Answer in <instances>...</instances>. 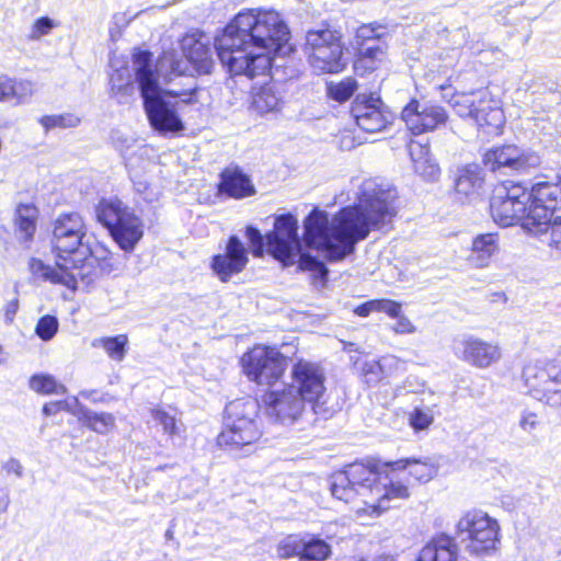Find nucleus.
<instances>
[{
	"label": "nucleus",
	"instance_id": "nucleus-50",
	"mask_svg": "<svg viewBox=\"0 0 561 561\" xmlns=\"http://www.w3.org/2000/svg\"><path fill=\"white\" fill-rule=\"evenodd\" d=\"M42 411L45 416L56 415L65 411L70 412L72 414L75 412L71 410V407L66 400H56L47 402L43 405Z\"/></svg>",
	"mask_w": 561,
	"mask_h": 561
},
{
	"label": "nucleus",
	"instance_id": "nucleus-25",
	"mask_svg": "<svg viewBox=\"0 0 561 561\" xmlns=\"http://www.w3.org/2000/svg\"><path fill=\"white\" fill-rule=\"evenodd\" d=\"M131 60L136 65L135 76L139 84L140 94L144 104L159 98V77L152 67V53L149 50L137 49L131 55Z\"/></svg>",
	"mask_w": 561,
	"mask_h": 561
},
{
	"label": "nucleus",
	"instance_id": "nucleus-3",
	"mask_svg": "<svg viewBox=\"0 0 561 561\" xmlns=\"http://www.w3.org/2000/svg\"><path fill=\"white\" fill-rule=\"evenodd\" d=\"M289 30L273 10L239 12L216 36L215 49L231 76L250 79L267 76L276 55L293 51L286 47Z\"/></svg>",
	"mask_w": 561,
	"mask_h": 561
},
{
	"label": "nucleus",
	"instance_id": "nucleus-41",
	"mask_svg": "<svg viewBox=\"0 0 561 561\" xmlns=\"http://www.w3.org/2000/svg\"><path fill=\"white\" fill-rule=\"evenodd\" d=\"M327 96L337 103L347 102L358 89V83L354 77H345L339 82L327 83Z\"/></svg>",
	"mask_w": 561,
	"mask_h": 561
},
{
	"label": "nucleus",
	"instance_id": "nucleus-1",
	"mask_svg": "<svg viewBox=\"0 0 561 561\" xmlns=\"http://www.w3.org/2000/svg\"><path fill=\"white\" fill-rule=\"evenodd\" d=\"M397 194L374 182H365L352 205L341 207L330 219L327 211L313 208L304 219L305 244L339 262L355 251L370 231L391 225L398 215Z\"/></svg>",
	"mask_w": 561,
	"mask_h": 561
},
{
	"label": "nucleus",
	"instance_id": "nucleus-24",
	"mask_svg": "<svg viewBox=\"0 0 561 561\" xmlns=\"http://www.w3.org/2000/svg\"><path fill=\"white\" fill-rule=\"evenodd\" d=\"M502 350L497 343H491L476 336H468L461 341L460 359L468 365L485 369L500 362Z\"/></svg>",
	"mask_w": 561,
	"mask_h": 561
},
{
	"label": "nucleus",
	"instance_id": "nucleus-17",
	"mask_svg": "<svg viewBox=\"0 0 561 561\" xmlns=\"http://www.w3.org/2000/svg\"><path fill=\"white\" fill-rule=\"evenodd\" d=\"M527 187L519 182L504 180L496 183L490 197V215L502 227L514 226L527 213Z\"/></svg>",
	"mask_w": 561,
	"mask_h": 561
},
{
	"label": "nucleus",
	"instance_id": "nucleus-51",
	"mask_svg": "<svg viewBox=\"0 0 561 561\" xmlns=\"http://www.w3.org/2000/svg\"><path fill=\"white\" fill-rule=\"evenodd\" d=\"M67 117L65 115H44L39 118L41 125L46 129H53L56 127H67Z\"/></svg>",
	"mask_w": 561,
	"mask_h": 561
},
{
	"label": "nucleus",
	"instance_id": "nucleus-59",
	"mask_svg": "<svg viewBox=\"0 0 561 561\" xmlns=\"http://www.w3.org/2000/svg\"><path fill=\"white\" fill-rule=\"evenodd\" d=\"M170 57H171V69H172V72L181 76V75H184V70L180 68V61L179 60H175L174 59V54L171 53L169 54Z\"/></svg>",
	"mask_w": 561,
	"mask_h": 561
},
{
	"label": "nucleus",
	"instance_id": "nucleus-35",
	"mask_svg": "<svg viewBox=\"0 0 561 561\" xmlns=\"http://www.w3.org/2000/svg\"><path fill=\"white\" fill-rule=\"evenodd\" d=\"M33 93L32 81L0 75V102L14 101L15 104H22L31 99Z\"/></svg>",
	"mask_w": 561,
	"mask_h": 561
},
{
	"label": "nucleus",
	"instance_id": "nucleus-2",
	"mask_svg": "<svg viewBox=\"0 0 561 561\" xmlns=\"http://www.w3.org/2000/svg\"><path fill=\"white\" fill-rule=\"evenodd\" d=\"M289 30L273 10L239 12L216 36L215 49L231 76L250 79L267 76L276 55L293 51L286 47Z\"/></svg>",
	"mask_w": 561,
	"mask_h": 561
},
{
	"label": "nucleus",
	"instance_id": "nucleus-27",
	"mask_svg": "<svg viewBox=\"0 0 561 561\" xmlns=\"http://www.w3.org/2000/svg\"><path fill=\"white\" fill-rule=\"evenodd\" d=\"M217 192L230 198L242 199L253 196L256 191L250 176L240 167L233 165L220 172Z\"/></svg>",
	"mask_w": 561,
	"mask_h": 561
},
{
	"label": "nucleus",
	"instance_id": "nucleus-36",
	"mask_svg": "<svg viewBox=\"0 0 561 561\" xmlns=\"http://www.w3.org/2000/svg\"><path fill=\"white\" fill-rule=\"evenodd\" d=\"M184 56L197 75H209L214 68V58L208 45L193 39L184 47Z\"/></svg>",
	"mask_w": 561,
	"mask_h": 561
},
{
	"label": "nucleus",
	"instance_id": "nucleus-9",
	"mask_svg": "<svg viewBox=\"0 0 561 561\" xmlns=\"http://www.w3.org/2000/svg\"><path fill=\"white\" fill-rule=\"evenodd\" d=\"M304 48L309 64L323 73L336 75L346 69L343 33L328 21L307 31Z\"/></svg>",
	"mask_w": 561,
	"mask_h": 561
},
{
	"label": "nucleus",
	"instance_id": "nucleus-39",
	"mask_svg": "<svg viewBox=\"0 0 561 561\" xmlns=\"http://www.w3.org/2000/svg\"><path fill=\"white\" fill-rule=\"evenodd\" d=\"M94 347H102L107 356L116 362H122L127 353V334H117L115 336H103L93 341Z\"/></svg>",
	"mask_w": 561,
	"mask_h": 561
},
{
	"label": "nucleus",
	"instance_id": "nucleus-53",
	"mask_svg": "<svg viewBox=\"0 0 561 561\" xmlns=\"http://www.w3.org/2000/svg\"><path fill=\"white\" fill-rule=\"evenodd\" d=\"M2 471L7 476L21 477L23 474V467L18 459L10 458L1 466Z\"/></svg>",
	"mask_w": 561,
	"mask_h": 561
},
{
	"label": "nucleus",
	"instance_id": "nucleus-29",
	"mask_svg": "<svg viewBox=\"0 0 561 561\" xmlns=\"http://www.w3.org/2000/svg\"><path fill=\"white\" fill-rule=\"evenodd\" d=\"M28 270L36 279L54 285H62L70 290H76L78 287L79 277L76 268H64L56 264L51 266L38 257H31L28 261Z\"/></svg>",
	"mask_w": 561,
	"mask_h": 561
},
{
	"label": "nucleus",
	"instance_id": "nucleus-19",
	"mask_svg": "<svg viewBox=\"0 0 561 561\" xmlns=\"http://www.w3.org/2000/svg\"><path fill=\"white\" fill-rule=\"evenodd\" d=\"M449 118L446 108L437 103L421 104L411 99L401 111V119L413 136L432 133L444 126Z\"/></svg>",
	"mask_w": 561,
	"mask_h": 561
},
{
	"label": "nucleus",
	"instance_id": "nucleus-23",
	"mask_svg": "<svg viewBox=\"0 0 561 561\" xmlns=\"http://www.w3.org/2000/svg\"><path fill=\"white\" fill-rule=\"evenodd\" d=\"M482 163L492 172L508 169L523 173L535 165L531 154L516 145H501L488 149L482 156Z\"/></svg>",
	"mask_w": 561,
	"mask_h": 561
},
{
	"label": "nucleus",
	"instance_id": "nucleus-16",
	"mask_svg": "<svg viewBox=\"0 0 561 561\" xmlns=\"http://www.w3.org/2000/svg\"><path fill=\"white\" fill-rule=\"evenodd\" d=\"M459 534H466L467 549L481 556L496 550L500 543V525L489 514L472 510L466 512L457 524Z\"/></svg>",
	"mask_w": 561,
	"mask_h": 561
},
{
	"label": "nucleus",
	"instance_id": "nucleus-52",
	"mask_svg": "<svg viewBox=\"0 0 561 561\" xmlns=\"http://www.w3.org/2000/svg\"><path fill=\"white\" fill-rule=\"evenodd\" d=\"M545 232H549V245L561 251V222L551 221Z\"/></svg>",
	"mask_w": 561,
	"mask_h": 561
},
{
	"label": "nucleus",
	"instance_id": "nucleus-13",
	"mask_svg": "<svg viewBox=\"0 0 561 561\" xmlns=\"http://www.w3.org/2000/svg\"><path fill=\"white\" fill-rule=\"evenodd\" d=\"M527 393L553 408H561V362L557 358L527 363L522 370Z\"/></svg>",
	"mask_w": 561,
	"mask_h": 561
},
{
	"label": "nucleus",
	"instance_id": "nucleus-5",
	"mask_svg": "<svg viewBox=\"0 0 561 561\" xmlns=\"http://www.w3.org/2000/svg\"><path fill=\"white\" fill-rule=\"evenodd\" d=\"M84 218L77 211L59 214L51 221L50 250L57 266L76 268L79 279L93 285L113 270L111 252L101 245L83 249Z\"/></svg>",
	"mask_w": 561,
	"mask_h": 561
},
{
	"label": "nucleus",
	"instance_id": "nucleus-6",
	"mask_svg": "<svg viewBox=\"0 0 561 561\" xmlns=\"http://www.w3.org/2000/svg\"><path fill=\"white\" fill-rule=\"evenodd\" d=\"M244 234L250 245V252L254 257H263L265 251H267L283 266H291L300 250L298 220L290 213L277 216L273 229L265 236L253 226H248Z\"/></svg>",
	"mask_w": 561,
	"mask_h": 561
},
{
	"label": "nucleus",
	"instance_id": "nucleus-7",
	"mask_svg": "<svg viewBox=\"0 0 561 561\" xmlns=\"http://www.w3.org/2000/svg\"><path fill=\"white\" fill-rule=\"evenodd\" d=\"M95 219L119 249L133 252L145 234L142 219L117 197L101 198L95 205Z\"/></svg>",
	"mask_w": 561,
	"mask_h": 561
},
{
	"label": "nucleus",
	"instance_id": "nucleus-14",
	"mask_svg": "<svg viewBox=\"0 0 561 561\" xmlns=\"http://www.w3.org/2000/svg\"><path fill=\"white\" fill-rule=\"evenodd\" d=\"M527 202L524 227L533 233L546 231L554 214L561 210V180L535 183L527 190Z\"/></svg>",
	"mask_w": 561,
	"mask_h": 561
},
{
	"label": "nucleus",
	"instance_id": "nucleus-11",
	"mask_svg": "<svg viewBox=\"0 0 561 561\" xmlns=\"http://www.w3.org/2000/svg\"><path fill=\"white\" fill-rule=\"evenodd\" d=\"M239 366L250 382L273 387L284 378L287 359L277 347L257 343L240 356Z\"/></svg>",
	"mask_w": 561,
	"mask_h": 561
},
{
	"label": "nucleus",
	"instance_id": "nucleus-49",
	"mask_svg": "<svg viewBox=\"0 0 561 561\" xmlns=\"http://www.w3.org/2000/svg\"><path fill=\"white\" fill-rule=\"evenodd\" d=\"M54 26L55 24L51 19H49L48 16H42L33 23L31 37L39 38L43 35L48 34Z\"/></svg>",
	"mask_w": 561,
	"mask_h": 561
},
{
	"label": "nucleus",
	"instance_id": "nucleus-21",
	"mask_svg": "<svg viewBox=\"0 0 561 561\" xmlns=\"http://www.w3.org/2000/svg\"><path fill=\"white\" fill-rule=\"evenodd\" d=\"M262 408L273 422L282 424L294 423L306 411V405L289 385L279 390L265 391L262 396Z\"/></svg>",
	"mask_w": 561,
	"mask_h": 561
},
{
	"label": "nucleus",
	"instance_id": "nucleus-46",
	"mask_svg": "<svg viewBox=\"0 0 561 561\" xmlns=\"http://www.w3.org/2000/svg\"><path fill=\"white\" fill-rule=\"evenodd\" d=\"M371 304L374 312H385L388 317H398L402 308L399 301L388 298L371 299Z\"/></svg>",
	"mask_w": 561,
	"mask_h": 561
},
{
	"label": "nucleus",
	"instance_id": "nucleus-10",
	"mask_svg": "<svg viewBox=\"0 0 561 561\" xmlns=\"http://www.w3.org/2000/svg\"><path fill=\"white\" fill-rule=\"evenodd\" d=\"M250 403L237 402L231 405L227 423L216 437L220 449L229 451L256 450L263 440V427L260 422L247 413Z\"/></svg>",
	"mask_w": 561,
	"mask_h": 561
},
{
	"label": "nucleus",
	"instance_id": "nucleus-26",
	"mask_svg": "<svg viewBox=\"0 0 561 561\" xmlns=\"http://www.w3.org/2000/svg\"><path fill=\"white\" fill-rule=\"evenodd\" d=\"M391 474L407 470V483L425 484L438 473V465L432 458L407 457L390 460Z\"/></svg>",
	"mask_w": 561,
	"mask_h": 561
},
{
	"label": "nucleus",
	"instance_id": "nucleus-45",
	"mask_svg": "<svg viewBox=\"0 0 561 561\" xmlns=\"http://www.w3.org/2000/svg\"><path fill=\"white\" fill-rule=\"evenodd\" d=\"M58 330V321L54 316H43L39 318L35 332L43 341H49L54 337Z\"/></svg>",
	"mask_w": 561,
	"mask_h": 561
},
{
	"label": "nucleus",
	"instance_id": "nucleus-56",
	"mask_svg": "<svg viewBox=\"0 0 561 561\" xmlns=\"http://www.w3.org/2000/svg\"><path fill=\"white\" fill-rule=\"evenodd\" d=\"M19 298L15 297L13 298L12 300L8 301L7 305L4 306V316H5V319L10 322L13 321L18 310H19Z\"/></svg>",
	"mask_w": 561,
	"mask_h": 561
},
{
	"label": "nucleus",
	"instance_id": "nucleus-44",
	"mask_svg": "<svg viewBox=\"0 0 561 561\" xmlns=\"http://www.w3.org/2000/svg\"><path fill=\"white\" fill-rule=\"evenodd\" d=\"M433 421L432 413L421 408L413 409L409 414V424L415 432L427 430Z\"/></svg>",
	"mask_w": 561,
	"mask_h": 561
},
{
	"label": "nucleus",
	"instance_id": "nucleus-60",
	"mask_svg": "<svg viewBox=\"0 0 561 561\" xmlns=\"http://www.w3.org/2000/svg\"><path fill=\"white\" fill-rule=\"evenodd\" d=\"M448 88H451V81H450V78H449V79H447V81H446L445 83H443V84L438 85V88H437V89H438L440 92H444V91H445V90H447Z\"/></svg>",
	"mask_w": 561,
	"mask_h": 561
},
{
	"label": "nucleus",
	"instance_id": "nucleus-31",
	"mask_svg": "<svg viewBox=\"0 0 561 561\" xmlns=\"http://www.w3.org/2000/svg\"><path fill=\"white\" fill-rule=\"evenodd\" d=\"M414 561H458L457 543L453 537L438 534L420 549Z\"/></svg>",
	"mask_w": 561,
	"mask_h": 561
},
{
	"label": "nucleus",
	"instance_id": "nucleus-42",
	"mask_svg": "<svg viewBox=\"0 0 561 561\" xmlns=\"http://www.w3.org/2000/svg\"><path fill=\"white\" fill-rule=\"evenodd\" d=\"M298 267L300 271L311 273L313 284L324 285L328 280L329 271L325 264L309 253H301L299 255Z\"/></svg>",
	"mask_w": 561,
	"mask_h": 561
},
{
	"label": "nucleus",
	"instance_id": "nucleus-30",
	"mask_svg": "<svg viewBox=\"0 0 561 561\" xmlns=\"http://www.w3.org/2000/svg\"><path fill=\"white\" fill-rule=\"evenodd\" d=\"M485 182L482 168L478 163H467L457 169L453 190L460 198L479 194Z\"/></svg>",
	"mask_w": 561,
	"mask_h": 561
},
{
	"label": "nucleus",
	"instance_id": "nucleus-61",
	"mask_svg": "<svg viewBox=\"0 0 561 561\" xmlns=\"http://www.w3.org/2000/svg\"><path fill=\"white\" fill-rule=\"evenodd\" d=\"M3 353V347L2 345L0 344V355Z\"/></svg>",
	"mask_w": 561,
	"mask_h": 561
},
{
	"label": "nucleus",
	"instance_id": "nucleus-58",
	"mask_svg": "<svg viewBox=\"0 0 561 561\" xmlns=\"http://www.w3.org/2000/svg\"><path fill=\"white\" fill-rule=\"evenodd\" d=\"M9 505V493L3 488H0V515L4 514L8 511Z\"/></svg>",
	"mask_w": 561,
	"mask_h": 561
},
{
	"label": "nucleus",
	"instance_id": "nucleus-8",
	"mask_svg": "<svg viewBox=\"0 0 561 561\" xmlns=\"http://www.w3.org/2000/svg\"><path fill=\"white\" fill-rule=\"evenodd\" d=\"M443 98L458 116L472 119L484 133L497 134L505 123L503 110L486 87Z\"/></svg>",
	"mask_w": 561,
	"mask_h": 561
},
{
	"label": "nucleus",
	"instance_id": "nucleus-37",
	"mask_svg": "<svg viewBox=\"0 0 561 561\" xmlns=\"http://www.w3.org/2000/svg\"><path fill=\"white\" fill-rule=\"evenodd\" d=\"M282 100L270 83L253 88L250 92V108L259 115L278 111Z\"/></svg>",
	"mask_w": 561,
	"mask_h": 561
},
{
	"label": "nucleus",
	"instance_id": "nucleus-57",
	"mask_svg": "<svg viewBox=\"0 0 561 561\" xmlns=\"http://www.w3.org/2000/svg\"><path fill=\"white\" fill-rule=\"evenodd\" d=\"M354 312L358 317H363V318L368 317L371 312H374L371 300L365 301V302L356 306L354 309Z\"/></svg>",
	"mask_w": 561,
	"mask_h": 561
},
{
	"label": "nucleus",
	"instance_id": "nucleus-48",
	"mask_svg": "<svg viewBox=\"0 0 561 561\" xmlns=\"http://www.w3.org/2000/svg\"><path fill=\"white\" fill-rule=\"evenodd\" d=\"M392 319H397V322L392 325L391 330L396 334H412L416 331L415 325L412 321L402 313V310L399 311L398 317H391Z\"/></svg>",
	"mask_w": 561,
	"mask_h": 561
},
{
	"label": "nucleus",
	"instance_id": "nucleus-40",
	"mask_svg": "<svg viewBox=\"0 0 561 561\" xmlns=\"http://www.w3.org/2000/svg\"><path fill=\"white\" fill-rule=\"evenodd\" d=\"M28 387L42 396L65 394L67 388L49 374H34L28 379Z\"/></svg>",
	"mask_w": 561,
	"mask_h": 561
},
{
	"label": "nucleus",
	"instance_id": "nucleus-22",
	"mask_svg": "<svg viewBox=\"0 0 561 561\" xmlns=\"http://www.w3.org/2000/svg\"><path fill=\"white\" fill-rule=\"evenodd\" d=\"M249 263V250L236 234L228 237L224 252L211 256L210 268L222 282H229L232 276L244 271Z\"/></svg>",
	"mask_w": 561,
	"mask_h": 561
},
{
	"label": "nucleus",
	"instance_id": "nucleus-4",
	"mask_svg": "<svg viewBox=\"0 0 561 561\" xmlns=\"http://www.w3.org/2000/svg\"><path fill=\"white\" fill-rule=\"evenodd\" d=\"M390 460L378 457H365L353 461L334 476L331 484L333 497L354 505L356 517H379L390 508L393 500H408L410 486L402 481H389Z\"/></svg>",
	"mask_w": 561,
	"mask_h": 561
},
{
	"label": "nucleus",
	"instance_id": "nucleus-43",
	"mask_svg": "<svg viewBox=\"0 0 561 561\" xmlns=\"http://www.w3.org/2000/svg\"><path fill=\"white\" fill-rule=\"evenodd\" d=\"M152 419L162 426L163 433L174 436L178 433L176 419L161 407H154L150 410Z\"/></svg>",
	"mask_w": 561,
	"mask_h": 561
},
{
	"label": "nucleus",
	"instance_id": "nucleus-12",
	"mask_svg": "<svg viewBox=\"0 0 561 561\" xmlns=\"http://www.w3.org/2000/svg\"><path fill=\"white\" fill-rule=\"evenodd\" d=\"M380 27L378 23H364L354 32L352 69L359 78L369 77L388 61L387 44L379 33Z\"/></svg>",
	"mask_w": 561,
	"mask_h": 561
},
{
	"label": "nucleus",
	"instance_id": "nucleus-54",
	"mask_svg": "<svg viewBox=\"0 0 561 561\" xmlns=\"http://www.w3.org/2000/svg\"><path fill=\"white\" fill-rule=\"evenodd\" d=\"M519 424L525 431H531L539 424V417L535 412H525Z\"/></svg>",
	"mask_w": 561,
	"mask_h": 561
},
{
	"label": "nucleus",
	"instance_id": "nucleus-47",
	"mask_svg": "<svg viewBox=\"0 0 561 561\" xmlns=\"http://www.w3.org/2000/svg\"><path fill=\"white\" fill-rule=\"evenodd\" d=\"M199 91H201V89L198 87H195V88H192L188 90H183V91L169 90L165 93L170 98L179 99V101L174 104V105L179 106L181 104L193 105V104L198 103Z\"/></svg>",
	"mask_w": 561,
	"mask_h": 561
},
{
	"label": "nucleus",
	"instance_id": "nucleus-28",
	"mask_svg": "<svg viewBox=\"0 0 561 561\" xmlns=\"http://www.w3.org/2000/svg\"><path fill=\"white\" fill-rule=\"evenodd\" d=\"M144 107L150 125L159 133H180L184 129V124L176 111L161 98L151 100L144 104Z\"/></svg>",
	"mask_w": 561,
	"mask_h": 561
},
{
	"label": "nucleus",
	"instance_id": "nucleus-15",
	"mask_svg": "<svg viewBox=\"0 0 561 561\" xmlns=\"http://www.w3.org/2000/svg\"><path fill=\"white\" fill-rule=\"evenodd\" d=\"M290 377L289 386L305 405H309L314 413L324 410L328 400L327 377L319 363L299 358L291 366Z\"/></svg>",
	"mask_w": 561,
	"mask_h": 561
},
{
	"label": "nucleus",
	"instance_id": "nucleus-18",
	"mask_svg": "<svg viewBox=\"0 0 561 561\" xmlns=\"http://www.w3.org/2000/svg\"><path fill=\"white\" fill-rule=\"evenodd\" d=\"M277 557L282 560L327 561L332 556V547L313 534H289L276 546Z\"/></svg>",
	"mask_w": 561,
	"mask_h": 561
},
{
	"label": "nucleus",
	"instance_id": "nucleus-33",
	"mask_svg": "<svg viewBox=\"0 0 561 561\" xmlns=\"http://www.w3.org/2000/svg\"><path fill=\"white\" fill-rule=\"evenodd\" d=\"M408 151L413 162L415 172L427 179H436L440 169L433 160L430 144L422 142L416 139H410L408 142Z\"/></svg>",
	"mask_w": 561,
	"mask_h": 561
},
{
	"label": "nucleus",
	"instance_id": "nucleus-20",
	"mask_svg": "<svg viewBox=\"0 0 561 561\" xmlns=\"http://www.w3.org/2000/svg\"><path fill=\"white\" fill-rule=\"evenodd\" d=\"M350 111L356 125L365 133L381 131L391 123L390 113L374 92L356 95Z\"/></svg>",
	"mask_w": 561,
	"mask_h": 561
},
{
	"label": "nucleus",
	"instance_id": "nucleus-38",
	"mask_svg": "<svg viewBox=\"0 0 561 561\" xmlns=\"http://www.w3.org/2000/svg\"><path fill=\"white\" fill-rule=\"evenodd\" d=\"M73 415L87 428L98 434H107L115 426V416L107 412H93L84 407H80Z\"/></svg>",
	"mask_w": 561,
	"mask_h": 561
},
{
	"label": "nucleus",
	"instance_id": "nucleus-32",
	"mask_svg": "<svg viewBox=\"0 0 561 561\" xmlns=\"http://www.w3.org/2000/svg\"><path fill=\"white\" fill-rule=\"evenodd\" d=\"M499 234L480 233L473 238L470 247L468 261L476 267L483 268L491 264L493 257L499 253Z\"/></svg>",
	"mask_w": 561,
	"mask_h": 561
},
{
	"label": "nucleus",
	"instance_id": "nucleus-55",
	"mask_svg": "<svg viewBox=\"0 0 561 561\" xmlns=\"http://www.w3.org/2000/svg\"><path fill=\"white\" fill-rule=\"evenodd\" d=\"M112 94L116 98L131 96L135 91L133 81H128L125 84L113 85Z\"/></svg>",
	"mask_w": 561,
	"mask_h": 561
},
{
	"label": "nucleus",
	"instance_id": "nucleus-34",
	"mask_svg": "<svg viewBox=\"0 0 561 561\" xmlns=\"http://www.w3.org/2000/svg\"><path fill=\"white\" fill-rule=\"evenodd\" d=\"M39 217V209L33 203H20L14 210V227L20 236V239L30 243L33 241L36 230L37 220Z\"/></svg>",
	"mask_w": 561,
	"mask_h": 561
}]
</instances>
